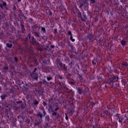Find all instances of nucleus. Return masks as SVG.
<instances>
[{
  "instance_id": "f257e3e1",
  "label": "nucleus",
  "mask_w": 128,
  "mask_h": 128,
  "mask_svg": "<svg viewBox=\"0 0 128 128\" xmlns=\"http://www.w3.org/2000/svg\"><path fill=\"white\" fill-rule=\"evenodd\" d=\"M46 118V124L45 126L46 128L50 127V116H46L45 117Z\"/></svg>"
},
{
  "instance_id": "f03ea898",
  "label": "nucleus",
  "mask_w": 128,
  "mask_h": 128,
  "mask_svg": "<svg viewBox=\"0 0 128 128\" xmlns=\"http://www.w3.org/2000/svg\"><path fill=\"white\" fill-rule=\"evenodd\" d=\"M42 120H39V122H36L34 123V128H42Z\"/></svg>"
},
{
  "instance_id": "7ed1b4c3",
  "label": "nucleus",
  "mask_w": 128,
  "mask_h": 128,
  "mask_svg": "<svg viewBox=\"0 0 128 128\" xmlns=\"http://www.w3.org/2000/svg\"><path fill=\"white\" fill-rule=\"evenodd\" d=\"M5 116H6V118H8L10 120L14 118V115L12 112H6Z\"/></svg>"
},
{
  "instance_id": "20e7f679",
  "label": "nucleus",
  "mask_w": 128,
  "mask_h": 128,
  "mask_svg": "<svg viewBox=\"0 0 128 128\" xmlns=\"http://www.w3.org/2000/svg\"><path fill=\"white\" fill-rule=\"evenodd\" d=\"M58 110V106L56 104H54L52 106H50L49 110Z\"/></svg>"
},
{
  "instance_id": "39448f33",
  "label": "nucleus",
  "mask_w": 128,
  "mask_h": 128,
  "mask_svg": "<svg viewBox=\"0 0 128 128\" xmlns=\"http://www.w3.org/2000/svg\"><path fill=\"white\" fill-rule=\"evenodd\" d=\"M116 116H117V120H118V122L120 124H122V120H124V118L120 116V114H116Z\"/></svg>"
},
{
  "instance_id": "423d86ee",
  "label": "nucleus",
  "mask_w": 128,
  "mask_h": 128,
  "mask_svg": "<svg viewBox=\"0 0 128 128\" xmlns=\"http://www.w3.org/2000/svg\"><path fill=\"white\" fill-rule=\"evenodd\" d=\"M84 114V116L82 117H78V120L80 122H82V120H84V118H86V113H83Z\"/></svg>"
},
{
  "instance_id": "0eeeda50",
  "label": "nucleus",
  "mask_w": 128,
  "mask_h": 128,
  "mask_svg": "<svg viewBox=\"0 0 128 128\" xmlns=\"http://www.w3.org/2000/svg\"><path fill=\"white\" fill-rule=\"evenodd\" d=\"M37 118H39V120H42V115L40 114V112L38 114Z\"/></svg>"
},
{
  "instance_id": "6e6552de",
  "label": "nucleus",
  "mask_w": 128,
  "mask_h": 128,
  "mask_svg": "<svg viewBox=\"0 0 128 128\" xmlns=\"http://www.w3.org/2000/svg\"><path fill=\"white\" fill-rule=\"evenodd\" d=\"M52 118H58V114L56 112H52Z\"/></svg>"
},
{
  "instance_id": "1a4fd4ad",
  "label": "nucleus",
  "mask_w": 128,
  "mask_h": 128,
  "mask_svg": "<svg viewBox=\"0 0 128 128\" xmlns=\"http://www.w3.org/2000/svg\"><path fill=\"white\" fill-rule=\"evenodd\" d=\"M68 34H70V39L71 40L72 42H74V39L72 38V34L70 32H68Z\"/></svg>"
},
{
  "instance_id": "9d476101",
  "label": "nucleus",
  "mask_w": 128,
  "mask_h": 128,
  "mask_svg": "<svg viewBox=\"0 0 128 128\" xmlns=\"http://www.w3.org/2000/svg\"><path fill=\"white\" fill-rule=\"evenodd\" d=\"M121 44L123 46H124L126 44V41L124 40H122L121 42Z\"/></svg>"
},
{
  "instance_id": "9b49d317",
  "label": "nucleus",
  "mask_w": 128,
  "mask_h": 128,
  "mask_svg": "<svg viewBox=\"0 0 128 128\" xmlns=\"http://www.w3.org/2000/svg\"><path fill=\"white\" fill-rule=\"evenodd\" d=\"M92 128H96L98 126V124H96L94 125H92Z\"/></svg>"
},
{
  "instance_id": "f8f14e48",
  "label": "nucleus",
  "mask_w": 128,
  "mask_h": 128,
  "mask_svg": "<svg viewBox=\"0 0 128 128\" xmlns=\"http://www.w3.org/2000/svg\"><path fill=\"white\" fill-rule=\"evenodd\" d=\"M7 48H12V44H6Z\"/></svg>"
},
{
  "instance_id": "ddd939ff",
  "label": "nucleus",
  "mask_w": 128,
  "mask_h": 128,
  "mask_svg": "<svg viewBox=\"0 0 128 128\" xmlns=\"http://www.w3.org/2000/svg\"><path fill=\"white\" fill-rule=\"evenodd\" d=\"M90 122H91V124H92V122H94V118H90Z\"/></svg>"
},
{
  "instance_id": "4468645a",
  "label": "nucleus",
  "mask_w": 128,
  "mask_h": 128,
  "mask_svg": "<svg viewBox=\"0 0 128 128\" xmlns=\"http://www.w3.org/2000/svg\"><path fill=\"white\" fill-rule=\"evenodd\" d=\"M64 114H66L65 118H66V120L68 121V115H66V113H64Z\"/></svg>"
},
{
  "instance_id": "2eb2a0df",
  "label": "nucleus",
  "mask_w": 128,
  "mask_h": 128,
  "mask_svg": "<svg viewBox=\"0 0 128 128\" xmlns=\"http://www.w3.org/2000/svg\"><path fill=\"white\" fill-rule=\"evenodd\" d=\"M77 90H78V92H79L80 94H82V90H81L80 88H77Z\"/></svg>"
},
{
  "instance_id": "dca6fc26",
  "label": "nucleus",
  "mask_w": 128,
  "mask_h": 128,
  "mask_svg": "<svg viewBox=\"0 0 128 128\" xmlns=\"http://www.w3.org/2000/svg\"><path fill=\"white\" fill-rule=\"evenodd\" d=\"M123 66H128V62H126L124 63Z\"/></svg>"
},
{
  "instance_id": "f3484780",
  "label": "nucleus",
  "mask_w": 128,
  "mask_h": 128,
  "mask_svg": "<svg viewBox=\"0 0 128 128\" xmlns=\"http://www.w3.org/2000/svg\"><path fill=\"white\" fill-rule=\"evenodd\" d=\"M38 104V102L37 100H35L34 102V104Z\"/></svg>"
},
{
  "instance_id": "a211bd4d",
  "label": "nucleus",
  "mask_w": 128,
  "mask_h": 128,
  "mask_svg": "<svg viewBox=\"0 0 128 128\" xmlns=\"http://www.w3.org/2000/svg\"><path fill=\"white\" fill-rule=\"evenodd\" d=\"M47 80H52V78L48 77Z\"/></svg>"
},
{
  "instance_id": "6ab92c4d",
  "label": "nucleus",
  "mask_w": 128,
  "mask_h": 128,
  "mask_svg": "<svg viewBox=\"0 0 128 128\" xmlns=\"http://www.w3.org/2000/svg\"><path fill=\"white\" fill-rule=\"evenodd\" d=\"M42 30H44H44H46V29L44 28H42Z\"/></svg>"
},
{
  "instance_id": "aec40b11",
  "label": "nucleus",
  "mask_w": 128,
  "mask_h": 128,
  "mask_svg": "<svg viewBox=\"0 0 128 128\" xmlns=\"http://www.w3.org/2000/svg\"><path fill=\"white\" fill-rule=\"evenodd\" d=\"M125 116L126 117V120H128V117H126V115L125 114Z\"/></svg>"
},
{
  "instance_id": "412c9836",
  "label": "nucleus",
  "mask_w": 128,
  "mask_h": 128,
  "mask_svg": "<svg viewBox=\"0 0 128 128\" xmlns=\"http://www.w3.org/2000/svg\"><path fill=\"white\" fill-rule=\"evenodd\" d=\"M14 60H15V62H17V60H18V58H14Z\"/></svg>"
},
{
  "instance_id": "4be33fe9",
  "label": "nucleus",
  "mask_w": 128,
  "mask_h": 128,
  "mask_svg": "<svg viewBox=\"0 0 128 128\" xmlns=\"http://www.w3.org/2000/svg\"><path fill=\"white\" fill-rule=\"evenodd\" d=\"M92 64H94V66H96V63H94V61H92Z\"/></svg>"
},
{
  "instance_id": "5701e85b",
  "label": "nucleus",
  "mask_w": 128,
  "mask_h": 128,
  "mask_svg": "<svg viewBox=\"0 0 128 128\" xmlns=\"http://www.w3.org/2000/svg\"><path fill=\"white\" fill-rule=\"evenodd\" d=\"M6 2L4 3V6H6Z\"/></svg>"
},
{
  "instance_id": "b1692460",
  "label": "nucleus",
  "mask_w": 128,
  "mask_h": 128,
  "mask_svg": "<svg viewBox=\"0 0 128 128\" xmlns=\"http://www.w3.org/2000/svg\"><path fill=\"white\" fill-rule=\"evenodd\" d=\"M19 102H22L21 101L18 102L17 104H18Z\"/></svg>"
},
{
  "instance_id": "393cba45",
  "label": "nucleus",
  "mask_w": 128,
  "mask_h": 128,
  "mask_svg": "<svg viewBox=\"0 0 128 128\" xmlns=\"http://www.w3.org/2000/svg\"><path fill=\"white\" fill-rule=\"evenodd\" d=\"M44 114L46 116V112H44Z\"/></svg>"
},
{
  "instance_id": "a878e982",
  "label": "nucleus",
  "mask_w": 128,
  "mask_h": 128,
  "mask_svg": "<svg viewBox=\"0 0 128 128\" xmlns=\"http://www.w3.org/2000/svg\"><path fill=\"white\" fill-rule=\"evenodd\" d=\"M116 76H114V80H116Z\"/></svg>"
},
{
  "instance_id": "bb28decb",
  "label": "nucleus",
  "mask_w": 128,
  "mask_h": 128,
  "mask_svg": "<svg viewBox=\"0 0 128 128\" xmlns=\"http://www.w3.org/2000/svg\"><path fill=\"white\" fill-rule=\"evenodd\" d=\"M43 104H46V102H44Z\"/></svg>"
},
{
  "instance_id": "cd10ccee",
  "label": "nucleus",
  "mask_w": 128,
  "mask_h": 128,
  "mask_svg": "<svg viewBox=\"0 0 128 128\" xmlns=\"http://www.w3.org/2000/svg\"><path fill=\"white\" fill-rule=\"evenodd\" d=\"M92 2H94V0H92Z\"/></svg>"
},
{
  "instance_id": "c85d7f7f",
  "label": "nucleus",
  "mask_w": 128,
  "mask_h": 128,
  "mask_svg": "<svg viewBox=\"0 0 128 128\" xmlns=\"http://www.w3.org/2000/svg\"><path fill=\"white\" fill-rule=\"evenodd\" d=\"M0 114H1V115L2 116V114H4V113H0Z\"/></svg>"
},
{
  "instance_id": "c756f323",
  "label": "nucleus",
  "mask_w": 128,
  "mask_h": 128,
  "mask_svg": "<svg viewBox=\"0 0 128 128\" xmlns=\"http://www.w3.org/2000/svg\"><path fill=\"white\" fill-rule=\"evenodd\" d=\"M72 114H74V112H72V113H71Z\"/></svg>"
},
{
  "instance_id": "7c9ffc66",
  "label": "nucleus",
  "mask_w": 128,
  "mask_h": 128,
  "mask_svg": "<svg viewBox=\"0 0 128 128\" xmlns=\"http://www.w3.org/2000/svg\"><path fill=\"white\" fill-rule=\"evenodd\" d=\"M18 2H20V0H18Z\"/></svg>"
},
{
  "instance_id": "2f4dec72",
  "label": "nucleus",
  "mask_w": 128,
  "mask_h": 128,
  "mask_svg": "<svg viewBox=\"0 0 128 128\" xmlns=\"http://www.w3.org/2000/svg\"><path fill=\"white\" fill-rule=\"evenodd\" d=\"M56 32V30H55Z\"/></svg>"
},
{
  "instance_id": "473e14b6",
  "label": "nucleus",
  "mask_w": 128,
  "mask_h": 128,
  "mask_svg": "<svg viewBox=\"0 0 128 128\" xmlns=\"http://www.w3.org/2000/svg\"><path fill=\"white\" fill-rule=\"evenodd\" d=\"M1 98H2V96H1Z\"/></svg>"
},
{
  "instance_id": "72a5a7b5",
  "label": "nucleus",
  "mask_w": 128,
  "mask_h": 128,
  "mask_svg": "<svg viewBox=\"0 0 128 128\" xmlns=\"http://www.w3.org/2000/svg\"><path fill=\"white\" fill-rule=\"evenodd\" d=\"M0 128H2V127H0Z\"/></svg>"
}]
</instances>
